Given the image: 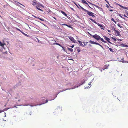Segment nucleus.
Returning a JSON list of instances; mask_svg holds the SVG:
<instances>
[{
  "instance_id": "1",
  "label": "nucleus",
  "mask_w": 128,
  "mask_h": 128,
  "mask_svg": "<svg viewBox=\"0 0 128 128\" xmlns=\"http://www.w3.org/2000/svg\"><path fill=\"white\" fill-rule=\"evenodd\" d=\"M44 98H41V101H42V103L41 104H36V105H31L30 104H26L24 105V106H28V105H30V106L32 107V106H38V105L40 106V105H42V104H44L45 103H47L48 102V100H46V101L45 102H44Z\"/></svg>"
},
{
  "instance_id": "2",
  "label": "nucleus",
  "mask_w": 128,
  "mask_h": 128,
  "mask_svg": "<svg viewBox=\"0 0 128 128\" xmlns=\"http://www.w3.org/2000/svg\"><path fill=\"white\" fill-rule=\"evenodd\" d=\"M79 6L80 7V8L84 11L85 12H87L89 16H92V17H95V16L94 15V14H95L93 13L92 12H89L88 10L84 9L81 6H80L79 5Z\"/></svg>"
},
{
  "instance_id": "3",
  "label": "nucleus",
  "mask_w": 128,
  "mask_h": 128,
  "mask_svg": "<svg viewBox=\"0 0 128 128\" xmlns=\"http://www.w3.org/2000/svg\"><path fill=\"white\" fill-rule=\"evenodd\" d=\"M92 37L95 39L97 40H100V37L97 34H95L92 36Z\"/></svg>"
},
{
  "instance_id": "4",
  "label": "nucleus",
  "mask_w": 128,
  "mask_h": 128,
  "mask_svg": "<svg viewBox=\"0 0 128 128\" xmlns=\"http://www.w3.org/2000/svg\"><path fill=\"white\" fill-rule=\"evenodd\" d=\"M78 42L80 45L82 47H84L86 46L85 43L84 42H82V43L84 44H83L82 42L80 40H78Z\"/></svg>"
},
{
  "instance_id": "5",
  "label": "nucleus",
  "mask_w": 128,
  "mask_h": 128,
  "mask_svg": "<svg viewBox=\"0 0 128 128\" xmlns=\"http://www.w3.org/2000/svg\"><path fill=\"white\" fill-rule=\"evenodd\" d=\"M114 31L115 32V33L117 34L116 36H121V35L120 34V32L116 30Z\"/></svg>"
},
{
  "instance_id": "6",
  "label": "nucleus",
  "mask_w": 128,
  "mask_h": 128,
  "mask_svg": "<svg viewBox=\"0 0 128 128\" xmlns=\"http://www.w3.org/2000/svg\"><path fill=\"white\" fill-rule=\"evenodd\" d=\"M32 4L34 6L35 5H37L38 4V2H37L36 1V2L33 1H32Z\"/></svg>"
},
{
  "instance_id": "7",
  "label": "nucleus",
  "mask_w": 128,
  "mask_h": 128,
  "mask_svg": "<svg viewBox=\"0 0 128 128\" xmlns=\"http://www.w3.org/2000/svg\"><path fill=\"white\" fill-rule=\"evenodd\" d=\"M62 25H64V26H66L68 27L69 28H72V29H73V28L70 25H68V24H63Z\"/></svg>"
},
{
  "instance_id": "8",
  "label": "nucleus",
  "mask_w": 128,
  "mask_h": 128,
  "mask_svg": "<svg viewBox=\"0 0 128 128\" xmlns=\"http://www.w3.org/2000/svg\"><path fill=\"white\" fill-rule=\"evenodd\" d=\"M56 41L55 40H52L51 42V44H56Z\"/></svg>"
},
{
  "instance_id": "9",
  "label": "nucleus",
  "mask_w": 128,
  "mask_h": 128,
  "mask_svg": "<svg viewBox=\"0 0 128 128\" xmlns=\"http://www.w3.org/2000/svg\"><path fill=\"white\" fill-rule=\"evenodd\" d=\"M56 45H58L60 46H61V47H62L63 49V50H64V47H63V46H62L61 45V44H59V43H56Z\"/></svg>"
},
{
  "instance_id": "10",
  "label": "nucleus",
  "mask_w": 128,
  "mask_h": 128,
  "mask_svg": "<svg viewBox=\"0 0 128 128\" xmlns=\"http://www.w3.org/2000/svg\"><path fill=\"white\" fill-rule=\"evenodd\" d=\"M56 45H58L60 46H61V47H62L63 49V50H64V47H63V46H62L61 45V44H59V43H56Z\"/></svg>"
},
{
  "instance_id": "11",
  "label": "nucleus",
  "mask_w": 128,
  "mask_h": 128,
  "mask_svg": "<svg viewBox=\"0 0 128 128\" xmlns=\"http://www.w3.org/2000/svg\"><path fill=\"white\" fill-rule=\"evenodd\" d=\"M106 40L108 42L110 43L111 44H112V43L110 42V39L109 38H107L106 39Z\"/></svg>"
},
{
  "instance_id": "12",
  "label": "nucleus",
  "mask_w": 128,
  "mask_h": 128,
  "mask_svg": "<svg viewBox=\"0 0 128 128\" xmlns=\"http://www.w3.org/2000/svg\"><path fill=\"white\" fill-rule=\"evenodd\" d=\"M89 19L91 21H92V22H94V23L96 24H97V23L94 20H93V19H92L91 18H89Z\"/></svg>"
},
{
  "instance_id": "13",
  "label": "nucleus",
  "mask_w": 128,
  "mask_h": 128,
  "mask_svg": "<svg viewBox=\"0 0 128 128\" xmlns=\"http://www.w3.org/2000/svg\"><path fill=\"white\" fill-rule=\"evenodd\" d=\"M22 34H24V36L28 37H30V36L29 35H28L26 34H25L24 32H21Z\"/></svg>"
},
{
  "instance_id": "14",
  "label": "nucleus",
  "mask_w": 128,
  "mask_h": 128,
  "mask_svg": "<svg viewBox=\"0 0 128 128\" xmlns=\"http://www.w3.org/2000/svg\"><path fill=\"white\" fill-rule=\"evenodd\" d=\"M68 38L70 40H71L72 41L74 39L73 37L72 36H69Z\"/></svg>"
},
{
  "instance_id": "15",
  "label": "nucleus",
  "mask_w": 128,
  "mask_h": 128,
  "mask_svg": "<svg viewBox=\"0 0 128 128\" xmlns=\"http://www.w3.org/2000/svg\"><path fill=\"white\" fill-rule=\"evenodd\" d=\"M61 13L63 14L66 17H68V16H67V14H66V13L62 11H61Z\"/></svg>"
},
{
  "instance_id": "16",
  "label": "nucleus",
  "mask_w": 128,
  "mask_h": 128,
  "mask_svg": "<svg viewBox=\"0 0 128 128\" xmlns=\"http://www.w3.org/2000/svg\"><path fill=\"white\" fill-rule=\"evenodd\" d=\"M5 44L4 43H2L0 41V46H1L2 47L4 46V45H5Z\"/></svg>"
},
{
  "instance_id": "17",
  "label": "nucleus",
  "mask_w": 128,
  "mask_h": 128,
  "mask_svg": "<svg viewBox=\"0 0 128 128\" xmlns=\"http://www.w3.org/2000/svg\"><path fill=\"white\" fill-rule=\"evenodd\" d=\"M119 46H125V47H127V45H125L124 44H121L119 45Z\"/></svg>"
},
{
  "instance_id": "18",
  "label": "nucleus",
  "mask_w": 128,
  "mask_h": 128,
  "mask_svg": "<svg viewBox=\"0 0 128 128\" xmlns=\"http://www.w3.org/2000/svg\"><path fill=\"white\" fill-rule=\"evenodd\" d=\"M89 42L92 44H96V42L91 40L89 41Z\"/></svg>"
},
{
  "instance_id": "19",
  "label": "nucleus",
  "mask_w": 128,
  "mask_h": 128,
  "mask_svg": "<svg viewBox=\"0 0 128 128\" xmlns=\"http://www.w3.org/2000/svg\"><path fill=\"white\" fill-rule=\"evenodd\" d=\"M21 85V83L20 82H18L16 85V87L18 86Z\"/></svg>"
},
{
  "instance_id": "20",
  "label": "nucleus",
  "mask_w": 128,
  "mask_h": 128,
  "mask_svg": "<svg viewBox=\"0 0 128 128\" xmlns=\"http://www.w3.org/2000/svg\"><path fill=\"white\" fill-rule=\"evenodd\" d=\"M36 6H38V7L40 8L41 6H43L42 5L40 4L38 2V4Z\"/></svg>"
},
{
  "instance_id": "21",
  "label": "nucleus",
  "mask_w": 128,
  "mask_h": 128,
  "mask_svg": "<svg viewBox=\"0 0 128 128\" xmlns=\"http://www.w3.org/2000/svg\"><path fill=\"white\" fill-rule=\"evenodd\" d=\"M58 95V94H56V96H55V97L53 99H49V100H52L54 99L57 97V96Z\"/></svg>"
},
{
  "instance_id": "22",
  "label": "nucleus",
  "mask_w": 128,
  "mask_h": 128,
  "mask_svg": "<svg viewBox=\"0 0 128 128\" xmlns=\"http://www.w3.org/2000/svg\"><path fill=\"white\" fill-rule=\"evenodd\" d=\"M100 28L104 30V26L103 25L100 24Z\"/></svg>"
},
{
  "instance_id": "23",
  "label": "nucleus",
  "mask_w": 128,
  "mask_h": 128,
  "mask_svg": "<svg viewBox=\"0 0 128 128\" xmlns=\"http://www.w3.org/2000/svg\"><path fill=\"white\" fill-rule=\"evenodd\" d=\"M36 9H38V10L41 11L42 12H43V10L40 8H39L38 6H36Z\"/></svg>"
},
{
  "instance_id": "24",
  "label": "nucleus",
  "mask_w": 128,
  "mask_h": 128,
  "mask_svg": "<svg viewBox=\"0 0 128 128\" xmlns=\"http://www.w3.org/2000/svg\"><path fill=\"white\" fill-rule=\"evenodd\" d=\"M107 47L110 50V51L111 52H114V51L111 48H110L109 47H108V46H107Z\"/></svg>"
},
{
  "instance_id": "25",
  "label": "nucleus",
  "mask_w": 128,
  "mask_h": 128,
  "mask_svg": "<svg viewBox=\"0 0 128 128\" xmlns=\"http://www.w3.org/2000/svg\"><path fill=\"white\" fill-rule=\"evenodd\" d=\"M68 50L70 51L71 52H73V49L72 48H68Z\"/></svg>"
},
{
  "instance_id": "26",
  "label": "nucleus",
  "mask_w": 128,
  "mask_h": 128,
  "mask_svg": "<svg viewBox=\"0 0 128 128\" xmlns=\"http://www.w3.org/2000/svg\"><path fill=\"white\" fill-rule=\"evenodd\" d=\"M9 108H5L4 109L2 110V112L7 110H8Z\"/></svg>"
},
{
  "instance_id": "27",
  "label": "nucleus",
  "mask_w": 128,
  "mask_h": 128,
  "mask_svg": "<svg viewBox=\"0 0 128 128\" xmlns=\"http://www.w3.org/2000/svg\"><path fill=\"white\" fill-rule=\"evenodd\" d=\"M85 82V80H84V82H83V81H82L81 82V84H80L79 85V86H80L81 85H82V84H84V83Z\"/></svg>"
},
{
  "instance_id": "28",
  "label": "nucleus",
  "mask_w": 128,
  "mask_h": 128,
  "mask_svg": "<svg viewBox=\"0 0 128 128\" xmlns=\"http://www.w3.org/2000/svg\"><path fill=\"white\" fill-rule=\"evenodd\" d=\"M8 60H13V58L12 57H10L9 58H7Z\"/></svg>"
},
{
  "instance_id": "29",
  "label": "nucleus",
  "mask_w": 128,
  "mask_h": 128,
  "mask_svg": "<svg viewBox=\"0 0 128 128\" xmlns=\"http://www.w3.org/2000/svg\"><path fill=\"white\" fill-rule=\"evenodd\" d=\"M98 8L100 11H103V10L102 8H101L99 7H98Z\"/></svg>"
},
{
  "instance_id": "30",
  "label": "nucleus",
  "mask_w": 128,
  "mask_h": 128,
  "mask_svg": "<svg viewBox=\"0 0 128 128\" xmlns=\"http://www.w3.org/2000/svg\"><path fill=\"white\" fill-rule=\"evenodd\" d=\"M111 28H112V30L114 31L115 30H116L114 26H111Z\"/></svg>"
},
{
  "instance_id": "31",
  "label": "nucleus",
  "mask_w": 128,
  "mask_h": 128,
  "mask_svg": "<svg viewBox=\"0 0 128 128\" xmlns=\"http://www.w3.org/2000/svg\"><path fill=\"white\" fill-rule=\"evenodd\" d=\"M116 5H118L119 6H120V7H122V8H123V6H122L120 4H116Z\"/></svg>"
},
{
  "instance_id": "32",
  "label": "nucleus",
  "mask_w": 128,
  "mask_h": 128,
  "mask_svg": "<svg viewBox=\"0 0 128 128\" xmlns=\"http://www.w3.org/2000/svg\"><path fill=\"white\" fill-rule=\"evenodd\" d=\"M19 4H20L22 5H22L21 4H20V3L18 2H17L16 3V4L19 6Z\"/></svg>"
},
{
  "instance_id": "33",
  "label": "nucleus",
  "mask_w": 128,
  "mask_h": 128,
  "mask_svg": "<svg viewBox=\"0 0 128 128\" xmlns=\"http://www.w3.org/2000/svg\"><path fill=\"white\" fill-rule=\"evenodd\" d=\"M115 37L114 36H113L112 37V38L113 40L114 41H116V39L114 38Z\"/></svg>"
},
{
  "instance_id": "34",
  "label": "nucleus",
  "mask_w": 128,
  "mask_h": 128,
  "mask_svg": "<svg viewBox=\"0 0 128 128\" xmlns=\"http://www.w3.org/2000/svg\"><path fill=\"white\" fill-rule=\"evenodd\" d=\"M82 1L83 3L85 4L86 3V2L84 0H82Z\"/></svg>"
},
{
  "instance_id": "35",
  "label": "nucleus",
  "mask_w": 128,
  "mask_h": 128,
  "mask_svg": "<svg viewBox=\"0 0 128 128\" xmlns=\"http://www.w3.org/2000/svg\"><path fill=\"white\" fill-rule=\"evenodd\" d=\"M111 20L113 21L116 24V22L115 21L113 18H112Z\"/></svg>"
},
{
  "instance_id": "36",
  "label": "nucleus",
  "mask_w": 128,
  "mask_h": 128,
  "mask_svg": "<svg viewBox=\"0 0 128 128\" xmlns=\"http://www.w3.org/2000/svg\"><path fill=\"white\" fill-rule=\"evenodd\" d=\"M91 4L94 6H96V7H97V8H98V7H99V6H98L97 5H96V4Z\"/></svg>"
},
{
  "instance_id": "37",
  "label": "nucleus",
  "mask_w": 128,
  "mask_h": 128,
  "mask_svg": "<svg viewBox=\"0 0 128 128\" xmlns=\"http://www.w3.org/2000/svg\"><path fill=\"white\" fill-rule=\"evenodd\" d=\"M93 80H92L91 81H92V82H90L89 83H88V84L89 86H90V87H91V83L92 82V81Z\"/></svg>"
},
{
  "instance_id": "38",
  "label": "nucleus",
  "mask_w": 128,
  "mask_h": 128,
  "mask_svg": "<svg viewBox=\"0 0 128 128\" xmlns=\"http://www.w3.org/2000/svg\"><path fill=\"white\" fill-rule=\"evenodd\" d=\"M67 89H66L65 90H62V91H60V92H58L56 94H59V93L60 92H63V91H65V90H67Z\"/></svg>"
},
{
  "instance_id": "39",
  "label": "nucleus",
  "mask_w": 128,
  "mask_h": 128,
  "mask_svg": "<svg viewBox=\"0 0 128 128\" xmlns=\"http://www.w3.org/2000/svg\"><path fill=\"white\" fill-rule=\"evenodd\" d=\"M78 86H75L74 88H70V89H74V88H78Z\"/></svg>"
},
{
  "instance_id": "40",
  "label": "nucleus",
  "mask_w": 128,
  "mask_h": 128,
  "mask_svg": "<svg viewBox=\"0 0 128 128\" xmlns=\"http://www.w3.org/2000/svg\"><path fill=\"white\" fill-rule=\"evenodd\" d=\"M123 8L128 10V8L126 7L123 6Z\"/></svg>"
},
{
  "instance_id": "41",
  "label": "nucleus",
  "mask_w": 128,
  "mask_h": 128,
  "mask_svg": "<svg viewBox=\"0 0 128 128\" xmlns=\"http://www.w3.org/2000/svg\"><path fill=\"white\" fill-rule=\"evenodd\" d=\"M125 12L126 14V15L128 16V12L127 10H125Z\"/></svg>"
},
{
  "instance_id": "42",
  "label": "nucleus",
  "mask_w": 128,
  "mask_h": 128,
  "mask_svg": "<svg viewBox=\"0 0 128 128\" xmlns=\"http://www.w3.org/2000/svg\"><path fill=\"white\" fill-rule=\"evenodd\" d=\"M32 16H34V17H35V18H38V19H39V18H39L38 17V16H35L34 15H32Z\"/></svg>"
},
{
  "instance_id": "43",
  "label": "nucleus",
  "mask_w": 128,
  "mask_h": 128,
  "mask_svg": "<svg viewBox=\"0 0 128 128\" xmlns=\"http://www.w3.org/2000/svg\"><path fill=\"white\" fill-rule=\"evenodd\" d=\"M118 26L120 27L121 28H122V26H120V24H118Z\"/></svg>"
},
{
  "instance_id": "44",
  "label": "nucleus",
  "mask_w": 128,
  "mask_h": 128,
  "mask_svg": "<svg viewBox=\"0 0 128 128\" xmlns=\"http://www.w3.org/2000/svg\"><path fill=\"white\" fill-rule=\"evenodd\" d=\"M39 20L42 21H45L44 20V19H42L40 18H39Z\"/></svg>"
},
{
  "instance_id": "45",
  "label": "nucleus",
  "mask_w": 128,
  "mask_h": 128,
  "mask_svg": "<svg viewBox=\"0 0 128 128\" xmlns=\"http://www.w3.org/2000/svg\"><path fill=\"white\" fill-rule=\"evenodd\" d=\"M77 50L78 52H80V50L79 49H78Z\"/></svg>"
},
{
  "instance_id": "46",
  "label": "nucleus",
  "mask_w": 128,
  "mask_h": 128,
  "mask_svg": "<svg viewBox=\"0 0 128 128\" xmlns=\"http://www.w3.org/2000/svg\"><path fill=\"white\" fill-rule=\"evenodd\" d=\"M100 40L102 42L104 40L102 38H101L100 37Z\"/></svg>"
},
{
  "instance_id": "47",
  "label": "nucleus",
  "mask_w": 128,
  "mask_h": 128,
  "mask_svg": "<svg viewBox=\"0 0 128 128\" xmlns=\"http://www.w3.org/2000/svg\"><path fill=\"white\" fill-rule=\"evenodd\" d=\"M17 30H18V31H20V32H22V31H21V30L20 29H18V28H17Z\"/></svg>"
},
{
  "instance_id": "48",
  "label": "nucleus",
  "mask_w": 128,
  "mask_h": 128,
  "mask_svg": "<svg viewBox=\"0 0 128 128\" xmlns=\"http://www.w3.org/2000/svg\"><path fill=\"white\" fill-rule=\"evenodd\" d=\"M119 16L122 18H123V17L120 14H119Z\"/></svg>"
},
{
  "instance_id": "49",
  "label": "nucleus",
  "mask_w": 128,
  "mask_h": 128,
  "mask_svg": "<svg viewBox=\"0 0 128 128\" xmlns=\"http://www.w3.org/2000/svg\"><path fill=\"white\" fill-rule=\"evenodd\" d=\"M96 44L98 45H99V46H100V45L97 42H96Z\"/></svg>"
},
{
  "instance_id": "50",
  "label": "nucleus",
  "mask_w": 128,
  "mask_h": 128,
  "mask_svg": "<svg viewBox=\"0 0 128 128\" xmlns=\"http://www.w3.org/2000/svg\"><path fill=\"white\" fill-rule=\"evenodd\" d=\"M74 45H72V46H70V47L73 48L74 47Z\"/></svg>"
},
{
  "instance_id": "51",
  "label": "nucleus",
  "mask_w": 128,
  "mask_h": 128,
  "mask_svg": "<svg viewBox=\"0 0 128 128\" xmlns=\"http://www.w3.org/2000/svg\"><path fill=\"white\" fill-rule=\"evenodd\" d=\"M90 87H89V86H88V87H86L85 88V89H88V88H89Z\"/></svg>"
},
{
  "instance_id": "52",
  "label": "nucleus",
  "mask_w": 128,
  "mask_h": 128,
  "mask_svg": "<svg viewBox=\"0 0 128 128\" xmlns=\"http://www.w3.org/2000/svg\"><path fill=\"white\" fill-rule=\"evenodd\" d=\"M72 42H73L74 43H75L76 42V41L74 39Z\"/></svg>"
},
{
  "instance_id": "53",
  "label": "nucleus",
  "mask_w": 128,
  "mask_h": 128,
  "mask_svg": "<svg viewBox=\"0 0 128 128\" xmlns=\"http://www.w3.org/2000/svg\"><path fill=\"white\" fill-rule=\"evenodd\" d=\"M118 40V41H121L122 40L119 39H117Z\"/></svg>"
},
{
  "instance_id": "54",
  "label": "nucleus",
  "mask_w": 128,
  "mask_h": 128,
  "mask_svg": "<svg viewBox=\"0 0 128 128\" xmlns=\"http://www.w3.org/2000/svg\"><path fill=\"white\" fill-rule=\"evenodd\" d=\"M101 47H102V48L103 49H104V48L101 45H100V46Z\"/></svg>"
},
{
  "instance_id": "55",
  "label": "nucleus",
  "mask_w": 128,
  "mask_h": 128,
  "mask_svg": "<svg viewBox=\"0 0 128 128\" xmlns=\"http://www.w3.org/2000/svg\"><path fill=\"white\" fill-rule=\"evenodd\" d=\"M106 7L107 8H109V6H108V5L107 4H106Z\"/></svg>"
},
{
  "instance_id": "56",
  "label": "nucleus",
  "mask_w": 128,
  "mask_h": 128,
  "mask_svg": "<svg viewBox=\"0 0 128 128\" xmlns=\"http://www.w3.org/2000/svg\"><path fill=\"white\" fill-rule=\"evenodd\" d=\"M97 24L98 26H100V24L99 23H98Z\"/></svg>"
},
{
  "instance_id": "57",
  "label": "nucleus",
  "mask_w": 128,
  "mask_h": 128,
  "mask_svg": "<svg viewBox=\"0 0 128 128\" xmlns=\"http://www.w3.org/2000/svg\"><path fill=\"white\" fill-rule=\"evenodd\" d=\"M107 38V37H106V36H104V39H105L106 40V39Z\"/></svg>"
},
{
  "instance_id": "58",
  "label": "nucleus",
  "mask_w": 128,
  "mask_h": 128,
  "mask_svg": "<svg viewBox=\"0 0 128 128\" xmlns=\"http://www.w3.org/2000/svg\"><path fill=\"white\" fill-rule=\"evenodd\" d=\"M89 34H90V35L91 36H92H92H93L92 35V34H90V33H89Z\"/></svg>"
},
{
  "instance_id": "59",
  "label": "nucleus",
  "mask_w": 128,
  "mask_h": 128,
  "mask_svg": "<svg viewBox=\"0 0 128 128\" xmlns=\"http://www.w3.org/2000/svg\"><path fill=\"white\" fill-rule=\"evenodd\" d=\"M103 42H104V43H106V42L105 41V40H103V41H102Z\"/></svg>"
},
{
  "instance_id": "60",
  "label": "nucleus",
  "mask_w": 128,
  "mask_h": 128,
  "mask_svg": "<svg viewBox=\"0 0 128 128\" xmlns=\"http://www.w3.org/2000/svg\"><path fill=\"white\" fill-rule=\"evenodd\" d=\"M124 17H126L128 18V17H127V16H126V15L125 14H124Z\"/></svg>"
},
{
  "instance_id": "61",
  "label": "nucleus",
  "mask_w": 128,
  "mask_h": 128,
  "mask_svg": "<svg viewBox=\"0 0 128 128\" xmlns=\"http://www.w3.org/2000/svg\"><path fill=\"white\" fill-rule=\"evenodd\" d=\"M67 17V18H68V19H70V17H69V16H68V17Z\"/></svg>"
},
{
  "instance_id": "62",
  "label": "nucleus",
  "mask_w": 128,
  "mask_h": 128,
  "mask_svg": "<svg viewBox=\"0 0 128 128\" xmlns=\"http://www.w3.org/2000/svg\"><path fill=\"white\" fill-rule=\"evenodd\" d=\"M4 114H5V116H4V117H6V112H4Z\"/></svg>"
},
{
  "instance_id": "63",
  "label": "nucleus",
  "mask_w": 128,
  "mask_h": 128,
  "mask_svg": "<svg viewBox=\"0 0 128 128\" xmlns=\"http://www.w3.org/2000/svg\"><path fill=\"white\" fill-rule=\"evenodd\" d=\"M106 2H107L109 4V2H108L107 1V0H105Z\"/></svg>"
},
{
  "instance_id": "64",
  "label": "nucleus",
  "mask_w": 128,
  "mask_h": 128,
  "mask_svg": "<svg viewBox=\"0 0 128 128\" xmlns=\"http://www.w3.org/2000/svg\"><path fill=\"white\" fill-rule=\"evenodd\" d=\"M109 10L111 11V12H112L113 11V10H111V9H110Z\"/></svg>"
}]
</instances>
